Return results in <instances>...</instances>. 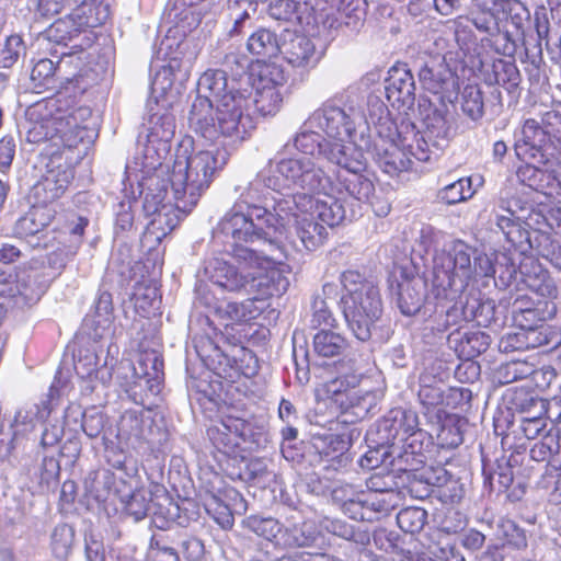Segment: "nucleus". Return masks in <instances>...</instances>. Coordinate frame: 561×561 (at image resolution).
I'll return each instance as SVG.
<instances>
[{"label": "nucleus", "mask_w": 561, "mask_h": 561, "mask_svg": "<svg viewBox=\"0 0 561 561\" xmlns=\"http://www.w3.org/2000/svg\"><path fill=\"white\" fill-rule=\"evenodd\" d=\"M296 182L313 187L314 179L297 162L270 159L245 186H237L239 197L224 215L214 232L215 238L231 240L228 250L237 265L222 257L205 262L207 278L224 291L283 295L289 287L285 265H276L266 255L243 247L256 240H272L288 226L289 202H282V191Z\"/></svg>", "instance_id": "f257e3e1"}, {"label": "nucleus", "mask_w": 561, "mask_h": 561, "mask_svg": "<svg viewBox=\"0 0 561 561\" xmlns=\"http://www.w3.org/2000/svg\"><path fill=\"white\" fill-rule=\"evenodd\" d=\"M213 145L204 150H194L181 144L176 150L175 159L170 171V194L174 204L163 203L164 196L147 193L144 202L145 211L152 216L144 233L145 243H160L171 231L178 227L181 219L190 214L196 206L202 194L209 187L215 174L228 162L231 149L238 144H224L222 139L210 141Z\"/></svg>", "instance_id": "f03ea898"}, {"label": "nucleus", "mask_w": 561, "mask_h": 561, "mask_svg": "<svg viewBox=\"0 0 561 561\" xmlns=\"http://www.w3.org/2000/svg\"><path fill=\"white\" fill-rule=\"evenodd\" d=\"M247 96L240 75L229 79L224 70H206L197 81V95L188 113L191 130L206 141L242 142L253 129Z\"/></svg>", "instance_id": "7ed1b4c3"}, {"label": "nucleus", "mask_w": 561, "mask_h": 561, "mask_svg": "<svg viewBox=\"0 0 561 561\" xmlns=\"http://www.w3.org/2000/svg\"><path fill=\"white\" fill-rule=\"evenodd\" d=\"M288 148L286 144L280 151L277 152L274 160L285 162H297L307 170V174L314 179L313 187H305L298 183H288L285 191H282V202H289L288 224L291 220L293 210L299 213H313V217L318 218L327 228L340 225L347 218L344 204L336 194H342L325 171L309 158H288L285 150Z\"/></svg>", "instance_id": "20e7f679"}, {"label": "nucleus", "mask_w": 561, "mask_h": 561, "mask_svg": "<svg viewBox=\"0 0 561 561\" xmlns=\"http://www.w3.org/2000/svg\"><path fill=\"white\" fill-rule=\"evenodd\" d=\"M494 272L492 259L476 253L465 242L453 241L433 259V293L438 300H454L469 283Z\"/></svg>", "instance_id": "39448f33"}, {"label": "nucleus", "mask_w": 561, "mask_h": 561, "mask_svg": "<svg viewBox=\"0 0 561 561\" xmlns=\"http://www.w3.org/2000/svg\"><path fill=\"white\" fill-rule=\"evenodd\" d=\"M311 124L320 126L330 145L341 148L344 156L370 148L369 126L359 107L329 100L311 114Z\"/></svg>", "instance_id": "423d86ee"}, {"label": "nucleus", "mask_w": 561, "mask_h": 561, "mask_svg": "<svg viewBox=\"0 0 561 561\" xmlns=\"http://www.w3.org/2000/svg\"><path fill=\"white\" fill-rule=\"evenodd\" d=\"M340 280L343 287L341 304L347 325L359 341H367L382 313L379 288L354 270L343 272Z\"/></svg>", "instance_id": "0eeeda50"}, {"label": "nucleus", "mask_w": 561, "mask_h": 561, "mask_svg": "<svg viewBox=\"0 0 561 561\" xmlns=\"http://www.w3.org/2000/svg\"><path fill=\"white\" fill-rule=\"evenodd\" d=\"M170 108L171 106L148 103L149 114L145 124V136H139L142 149L135 158V163L140 167V171L146 176L157 172L170 152L175 134V117Z\"/></svg>", "instance_id": "6e6552de"}, {"label": "nucleus", "mask_w": 561, "mask_h": 561, "mask_svg": "<svg viewBox=\"0 0 561 561\" xmlns=\"http://www.w3.org/2000/svg\"><path fill=\"white\" fill-rule=\"evenodd\" d=\"M59 99L49 101L50 108H55L56 113L44 117L41 122L34 124L28 130L27 138L30 141L39 142L50 140L57 147L76 148L84 138L89 136V130L84 124L91 116L89 107H76L70 111H61L57 104Z\"/></svg>", "instance_id": "1a4fd4ad"}, {"label": "nucleus", "mask_w": 561, "mask_h": 561, "mask_svg": "<svg viewBox=\"0 0 561 561\" xmlns=\"http://www.w3.org/2000/svg\"><path fill=\"white\" fill-rule=\"evenodd\" d=\"M383 428L392 439L391 454H397L398 462L405 463L402 470H416L424 462V442L427 435L419 427V416L410 409L394 408L386 415Z\"/></svg>", "instance_id": "9d476101"}, {"label": "nucleus", "mask_w": 561, "mask_h": 561, "mask_svg": "<svg viewBox=\"0 0 561 561\" xmlns=\"http://www.w3.org/2000/svg\"><path fill=\"white\" fill-rule=\"evenodd\" d=\"M207 435L214 447L224 455L237 457L248 444L250 449L260 448L267 442L262 426L233 415H226L215 421L208 428Z\"/></svg>", "instance_id": "9b49d317"}, {"label": "nucleus", "mask_w": 561, "mask_h": 561, "mask_svg": "<svg viewBox=\"0 0 561 561\" xmlns=\"http://www.w3.org/2000/svg\"><path fill=\"white\" fill-rule=\"evenodd\" d=\"M526 264L522 265L523 273H525V286L529 291L538 297L536 307L525 312L513 316L514 321L528 332L534 331L548 319H551L557 313V306L553 299L557 297V287L548 273L541 266H535L536 274H530L525 268Z\"/></svg>", "instance_id": "f8f14e48"}, {"label": "nucleus", "mask_w": 561, "mask_h": 561, "mask_svg": "<svg viewBox=\"0 0 561 561\" xmlns=\"http://www.w3.org/2000/svg\"><path fill=\"white\" fill-rule=\"evenodd\" d=\"M330 163L340 168L335 184L348 196L357 202H366L373 195L375 186L373 181L364 174L367 169L364 150H353L347 156L337 153L331 154Z\"/></svg>", "instance_id": "ddd939ff"}, {"label": "nucleus", "mask_w": 561, "mask_h": 561, "mask_svg": "<svg viewBox=\"0 0 561 561\" xmlns=\"http://www.w3.org/2000/svg\"><path fill=\"white\" fill-rule=\"evenodd\" d=\"M377 136L371 140L370 148L365 150L370 153L379 168L387 174L393 176L412 168L413 161L402 146V137L397 128L389 121L380 125Z\"/></svg>", "instance_id": "4468645a"}, {"label": "nucleus", "mask_w": 561, "mask_h": 561, "mask_svg": "<svg viewBox=\"0 0 561 561\" xmlns=\"http://www.w3.org/2000/svg\"><path fill=\"white\" fill-rule=\"evenodd\" d=\"M108 18V5L104 2L95 5L73 8L62 19L56 20L46 31L48 41L66 45L85 27H96Z\"/></svg>", "instance_id": "2eb2a0df"}, {"label": "nucleus", "mask_w": 561, "mask_h": 561, "mask_svg": "<svg viewBox=\"0 0 561 561\" xmlns=\"http://www.w3.org/2000/svg\"><path fill=\"white\" fill-rule=\"evenodd\" d=\"M151 404L147 400L142 408L126 410L121 415L117 423V437L121 442L134 449L154 444L160 436V427L154 424Z\"/></svg>", "instance_id": "dca6fc26"}, {"label": "nucleus", "mask_w": 561, "mask_h": 561, "mask_svg": "<svg viewBox=\"0 0 561 561\" xmlns=\"http://www.w3.org/2000/svg\"><path fill=\"white\" fill-rule=\"evenodd\" d=\"M163 360L156 351H142L133 366L134 381L127 389L129 398L137 404L146 405L149 394L161 391Z\"/></svg>", "instance_id": "f3484780"}, {"label": "nucleus", "mask_w": 561, "mask_h": 561, "mask_svg": "<svg viewBox=\"0 0 561 561\" xmlns=\"http://www.w3.org/2000/svg\"><path fill=\"white\" fill-rule=\"evenodd\" d=\"M389 290L398 308L405 316L420 311L426 293L425 279L405 267H396L389 276Z\"/></svg>", "instance_id": "a211bd4d"}, {"label": "nucleus", "mask_w": 561, "mask_h": 561, "mask_svg": "<svg viewBox=\"0 0 561 561\" xmlns=\"http://www.w3.org/2000/svg\"><path fill=\"white\" fill-rule=\"evenodd\" d=\"M222 64L228 67L234 64L237 70L242 71L240 73V87L245 94H248L250 88L276 91L284 89L286 76L279 65L257 61L250 72H245L247 59L233 53L226 55Z\"/></svg>", "instance_id": "6ab92c4d"}, {"label": "nucleus", "mask_w": 561, "mask_h": 561, "mask_svg": "<svg viewBox=\"0 0 561 561\" xmlns=\"http://www.w3.org/2000/svg\"><path fill=\"white\" fill-rule=\"evenodd\" d=\"M534 216L539 217V214H534L527 220H522L516 217L513 211L506 209L504 214L495 215V225L505 236L507 242L516 248L518 256L528 253L533 248V234H536L535 240L540 239L543 233L541 228H533L531 221L538 222Z\"/></svg>", "instance_id": "aec40b11"}, {"label": "nucleus", "mask_w": 561, "mask_h": 561, "mask_svg": "<svg viewBox=\"0 0 561 561\" xmlns=\"http://www.w3.org/2000/svg\"><path fill=\"white\" fill-rule=\"evenodd\" d=\"M280 54L291 67L302 70L314 68L323 56L313 38L295 33L285 35Z\"/></svg>", "instance_id": "412c9836"}, {"label": "nucleus", "mask_w": 561, "mask_h": 561, "mask_svg": "<svg viewBox=\"0 0 561 561\" xmlns=\"http://www.w3.org/2000/svg\"><path fill=\"white\" fill-rule=\"evenodd\" d=\"M362 379L360 374L340 376L328 382L327 392L343 410L362 408L368 411L369 407L366 404V401L373 398L374 394L369 390L360 388Z\"/></svg>", "instance_id": "4be33fe9"}, {"label": "nucleus", "mask_w": 561, "mask_h": 561, "mask_svg": "<svg viewBox=\"0 0 561 561\" xmlns=\"http://www.w3.org/2000/svg\"><path fill=\"white\" fill-rule=\"evenodd\" d=\"M188 76L187 70H182L180 61L172 58L167 65L160 67L150 85V104L172 106L176 100V92L174 91V82L186 80Z\"/></svg>", "instance_id": "5701e85b"}, {"label": "nucleus", "mask_w": 561, "mask_h": 561, "mask_svg": "<svg viewBox=\"0 0 561 561\" xmlns=\"http://www.w3.org/2000/svg\"><path fill=\"white\" fill-rule=\"evenodd\" d=\"M516 144L517 156L525 160H534L538 164L548 163L547 147L551 141L549 131L534 118L526 119Z\"/></svg>", "instance_id": "b1692460"}, {"label": "nucleus", "mask_w": 561, "mask_h": 561, "mask_svg": "<svg viewBox=\"0 0 561 561\" xmlns=\"http://www.w3.org/2000/svg\"><path fill=\"white\" fill-rule=\"evenodd\" d=\"M419 81L426 91L439 94L442 101L447 99L451 102L456 80L443 58L428 59L419 70Z\"/></svg>", "instance_id": "393cba45"}, {"label": "nucleus", "mask_w": 561, "mask_h": 561, "mask_svg": "<svg viewBox=\"0 0 561 561\" xmlns=\"http://www.w3.org/2000/svg\"><path fill=\"white\" fill-rule=\"evenodd\" d=\"M484 254L492 259V266L494 268V272L489 277H493L497 273L500 280L504 285H508L512 280L517 279L518 274L520 275L522 283L525 285L526 275L523 273L522 265L526 264L525 268L530 274H536L535 266H540V264L527 253L518 256L516 248H513V250L508 249L504 252Z\"/></svg>", "instance_id": "a878e982"}, {"label": "nucleus", "mask_w": 561, "mask_h": 561, "mask_svg": "<svg viewBox=\"0 0 561 561\" xmlns=\"http://www.w3.org/2000/svg\"><path fill=\"white\" fill-rule=\"evenodd\" d=\"M294 146L304 156L299 158H309L314 163L312 157H322L330 162L331 154H343L341 148L332 147L327 139L325 135L320 130V126L311 124V115L300 127L299 133L294 138Z\"/></svg>", "instance_id": "bb28decb"}, {"label": "nucleus", "mask_w": 561, "mask_h": 561, "mask_svg": "<svg viewBox=\"0 0 561 561\" xmlns=\"http://www.w3.org/2000/svg\"><path fill=\"white\" fill-rule=\"evenodd\" d=\"M72 179L73 170L68 165L58 164L48 169L33 187L36 203L51 205L65 194Z\"/></svg>", "instance_id": "cd10ccee"}, {"label": "nucleus", "mask_w": 561, "mask_h": 561, "mask_svg": "<svg viewBox=\"0 0 561 561\" xmlns=\"http://www.w3.org/2000/svg\"><path fill=\"white\" fill-rule=\"evenodd\" d=\"M386 95L392 103L411 106L415 100V82L413 75L405 66L392 67L386 79Z\"/></svg>", "instance_id": "c85d7f7f"}, {"label": "nucleus", "mask_w": 561, "mask_h": 561, "mask_svg": "<svg viewBox=\"0 0 561 561\" xmlns=\"http://www.w3.org/2000/svg\"><path fill=\"white\" fill-rule=\"evenodd\" d=\"M365 15V0H339L334 16L328 15L324 24L329 28H346L357 33L364 25Z\"/></svg>", "instance_id": "c756f323"}, {"label": "nucleus", "mask_w": 561, "mask_h": 561, "mask_svg": "<svg viewBox=\"0 0 561 561\" xmlns=\"http://www.w3.org/2000/svg\"><path fill=\"white\" fill-rule=\"evenodd\" d=\"M293 217H295L296 236L306 250L314 251L324 244L329 234L328 228L317 221L313 213L296 214L293 211Z\"/></svg>", "instance_id": "7c9ffc66"}, {"label": "nucleus", "mask_w": 561, "mask_h": 561, "mask_svg": "<svg viewBox=\"0 0 561 561\" xmlns=\"http://www.w3.org/2000/svg\"><path fill=\"white\" fill-rule=\"evenodd\" d=\"M319 537V531L314 523L310 520H296L293 516L291 522H287L280 534L277 545L285 548H305L312 546Z\"/></svg>", "instance_id": "2f4dec72"}, {"label": "nucleus", "mask_w": 561, "mask_h": 561, "mask_svg": "<svg viewBox=\"0 0 561 561\" xmlns=\"http://www.w3.org/2000/svg\"><path fill=\"white\" fill-rule=\"evenodd\" d=\"M55 215L56 209L53 205L36 203L15 222L14 233L19 238L35 236L50 225Z\"/></svg>", "instance_id": "473e14b6"}, {"label": "nucleus", "mask_w": 561, "mask_h": 561, "mask_svg": "<svg viewBox=\"0 0 561 561\" xmlns=\"http://www.w3.org/2000/svg\"><path fill=\"white\" fill-rule=\"evenodd\" d=\"M164 493V488L158 483H151L149 488H138L126 500H122L124 510L136 522L141 520L151 511L153 501Z\"/></svg>", "instance_id": "72a5a7b5"}, {"label": "nucleus", "mask_w": 561, "mask_h": 561, "mask_svg": "<svg viewBox=\"0 0 561 561\" xmlns=\"http://www.w3.org/2000/svg\"><path fill=\"white\" fill-rule=\"evenodd\" d=\"M425 129L422 133L432 142L436 151H443L454 135L451 121L440 110H434L424 118Z\"/></svg>", "instance_id": "f704fd0d"}, {"label": "nucleus", "mask_w": 561, "mask_h": 561, "mask_svg": "<svg viewBox=\"0 0 561 561\" xmlns=\"http://www.w3.org/2000/svg\"><path fill=\"white\" fill-rule=\"evenodd\" d=\"M499 380L502 383H512L517 380L533 376L534 380L539 383V377L545 381V386H549L553 378H556L554 370L550 367L535 370L533 366L526 362L513 360L502 365L497 370Z\"/></svg>", "instance_id": "c9c22d12"}, {"label": "nucleus", "mask_w": 561, "mask_h": 561, "mask_svg": "<svg viewBox=\"0 0 561 561\" xmlns=\"http://www.w3.org/2000/svg\"><path fill=\"white\" fill-rule=\"evenodd\" d=\"M247 93V99L251 102L248 106L247 113L253 123V113H257L261 116H267L276 114L280 108V104L283 102L282 91L250 88Z\"/></svg>", "instance_id": "e433bc0d"}, {"label": "nucleus", "mask_w": 561, "mask_h": 561, "mask_svg": "<svg viewBox=\"0 0 561 561\" xmlns=\"http://www.w3.org/2000/svg\"><path fill=\"white\" fill-rule=\"evenodd\" d=\"M75 370L81 378L99 379L102 382H106L111 379L112 373L107 367L106 363L100 366V358L95 350L84 348L80 350L75 360Z\"/></svg>", "instance_id": "4c0bfd02"}, {"label": "nucleus", "mask_w": 561, "mask_h": 561, "mask_svg": "<svg viewBox=\"0 0 561 561\" xmlns=\"http://www.w3.org/2000/svg\"><path fill=\"white\" fill-rule=\"evenodd\" d=\"M12 287V295L9 297L12 298L14 305L20 308L35 305L47 289V286L43 282L31 275L21 279L14 278Z\"/></svg>", "instance_id": "58836bf2"}, {"label": "nucleus", "mask_w": 561, "mask_h": 561, "mask_svg": "<svg viewBox=\"0 0 561 561\" xmlns=\"http://www.w3.org/2000/svg\"><path fill=\"white\" fill-rule=\"evenodd\" d=\"M133 300L135 309L142 318L137 321V323L141 329H144L147 324H150L148 320H145V318L154 313L160 307L161 301L158 288L152 284L139 283L135 286Z\"/></svg>", "instance_id": "ea45409f"}, {"label": "nucleus", "mask_w": 561, "mask_h": 561, "mask_svg": "<svg viewBox=\"0 0 561 561\" xmlns=\"http://www.w3.org/2000/svg\"><path fill=\"white\" fill-rule=\"evenodd\" d=\"M477 11L471 12L468 21L481 33L483 38L495 36L500 33L499 18L495 13V7L491 5V0H472Z\"/></svg>", "instance_id": "a19ab883"}, {"label": "nucleus", "mask_w": 561, "mask_h": 561, "mask_svg": "<svg viewBox=\"0 0 561 561\" xmlns=\"http://www.w3.org/2000/svg\"><path fill=\"white\" fill-rule=\"evenodd\" d=\"M277 35L268 28H257L247 41L248 51L257 58H271L280 53Z\"/></svg>", "instance_id": "79ce46f5"}, {"label": "nucleus", "mask_w": 561, "mask_h": 561, "mask_svg": "<svg viewBox=\"0 0 561 561\" xmlns=\"http://www.w3.org/2000/svg\"><path fill=\"white\" fill-rule=\"evenodd\" d=\"M48 414L49 411L45 404L42 408L35 403H27L21 407L16 411L11 424L13 438L16 439L19 436H23L31 432L34 428L36 421L46 419Z\"/></svg>", "instance_id": "37998d69"}, {"label": "nucleus", "mask_w": 561, "mask_h": 561, "mask_svg": "<svg viewBox=\"0 0 561 561\" xmlns=\"http://www.w3.org/2000/svg\"><path fill=\"white\" fill-rule=\"evenodd\" d=\"M240 497L239 492L233 489H227L225 491V499H222L219 494H210L205 499L204 506L209 515L222 527H230L233 524V517L230 504L226 501L236 500Z\"/></svg>", "instance_id": "c03bdc74"}, {"label": "nucleus", "mask_w": 561, "mask_h": 561, "mask_svg": "<svg viewBox=\"0 0 561 561\" xmlns=\"http://www.w3.org/2000/svg\"><path fill=\"white\" fill-rule=\"evenodd\" d=\"M495 305L490 299L482 300L478 295H470L462 306L466 321H474L479 327H489L494 320Z\"/></svg>", "instance_id": "a18cd8bd"}, {"label": "nucleus", "mask_w": 561, "mask_h": 561, "mask_svg": "<svg viewBox=\"0 0 561 561\" xmlns=\"http://www.w3.org/2000/svg\"><path fill=\"white\" fill-rule=\"evenodd\" d=\"M56 64L48 58L37 60L31 70L30 89L38 94L54 90L56 87Z\"/></svg>", "instance_id": "49530a36"}, {"label": "nucleus", "mask_w": 561, "mask_h": 561, "mask_svg": "<svg viewBox=\"0 0 561 561\" xmlns=\"http://www.w3.org/2000/svg\"><path fill=\"white\" fill-rule=\"evenodd\" d=\"M459 104L462 114L472 122H480L484 115V94L478 84H468L460 92Z\"/></svg>", "instance_id": "de8ad7c7"}, {"label": "nucleus", "mask_w": 561, "mask_h": 561, "mask_svg": "<svg viewBox=\"0 0 561 561\" xmlns=\"http://www.w3.org/2000/svg\"><path fill=\"white\" fill-rule=\"evenodd\" d=\"M347 346L346 340L337 332L330 329H321L313 336V351L322 357L341 355Z\"/></svg>", "instance_id": "09e8293b"}, {"label": "nucleus", "mask_w": 561, "mask_h": 561, "mask_svg": "<svg viewBox=\"0 0 561 561\" xmlns=\"http://www.w3.org/2000/svg\"><path fill=\"white\" fill-rule=\"evenodd\" d=\"M490 345V336L481 331L465 332L456 343V352L459 357L470 360L486 351Z\"/></svg>", "instance_id": "8fccbe9b"}, {"label": "nucleus", "mask_w": 561, "mask_h": 561, "mask_svg": "<svg viewBox=\"0 0 561 561\" xmlns=\"http://www.w3.org/2000/svg\"><path fill=\"white\" fill-rule=\"evenodd\" d=\"M243 295H254L252 299H247L242 302H229L225 312L227 317L234 322H247L255 319L261 313V308L256 307V301L262 300L274 295H261L259 293H242Z\"/></svg>", "instance_id": "3c124183"}, {"label": "nucleus", "mask_w": 561, "mask_h": 561, "mask_svg": "<svg viewBox=\"0 0 561 561\" xmlns=\"http://www.w3.org/2000/svg\"><path fill=\"white\" fill-rule=\"evenodd\" d=\"M400 491H386L381 493H364V503L368 507L369 514L388 515L402 502Z\"/></svg>", "instance_id": "603ef678"}, {"label": "nucleus", "mask_w": 561, "mask_h": 561, "mask_svg": "<svg viewBox=\"0 0 561 561\" xmlns=\"http://www.w3.org/2000/svg\"><path fill=\"white\" fill-rule=\"evenodd\" d=\"M401 144L405 147L411 159L414 158L421 162L431 161L433 158H437L440 152L433 148L432 142L426 136L420 133H414L413 130L412 138L410 139L408 136H404L402 137Z\"/></svg>", "instance_id": "864d4df0"}, {"label": "nucleus", "mask_w": 561, "mask_h": 561, "mask_svg": "<svg viewBox=\"0 0 561 561\" xmlns=\"http://www.w3.org/2000/svg\"><path fill=\"white\" fill-rule=\"evenodd\" d=\"M473 194L471 178H461L440 188L437 197L445 204L455 205L471 198Z\"/></svg>", "instance_id": "5fc2aeb1"}, {"label": "nucleus", "mask_w": 561, "mask_h": 561, "mask_svg": "<svg viewBox=\"0 0 561 561\" xmlns=\"http://www.w3.org/2000/svg\"><path fill=\"white\" fill-rule=\"evenodd\" d=\"M427 522V512L419 506H409L397 515V524L409 534L420 533Z\"/></svg>", "instance_id": "6e6d98bb"}, {"label": "nucleus", "mask_w": 561, "mask_h": 561, "mask_svg": "<svg viewBox=\"0 0 561 561\" xmlns=\"http://www.w3.org/2000/svg\"><path fill=\"white\" fill-rule=\"evenodd\" d=\"M75 530L67 524L57 525L51 534L50 547L54 556L66 559L72 549Z\"/></svg>", "instance_id": "4d7b16f0"}, {"label": "nucleus", "mask_w": 561, "mask_h": 561, "mask_svg": "<svg viewBox=\"0 0 561 561\" xmlns=\"http://www.w3.org/2000/svg\"><path fill=\"white\" fill-rule=\"evenodd\" d=\"M496 536L515 549H525L527 547V537L525 530L511 519H500L496 529Z\"/></svg>", "instance_id": "13d9d810"}, {"label": "nucleus", "mask_w": 561, "mask_h": 561, "mask_svg": "<svg viewBox=\"0 0 561 561\" xmlns=\"http://www.w3.org/2000/svg\"><path fill=\"white\" fill-rule=\"evenodd\" d=\"M484 486L490 491L502 492L513 482V470L508 463H499L495 470H488L483 467Z\"/></svg>", "instance_id": "bf43d9fd"}, {"label": "nucleus", "mask_w": 561, "mask_h": 561, "mask_svg": "<svg viewBox=\"0 0 561 561\" xmlns=\"http://www.w3.org/2000/svg\"><path fill=\"white\" fill-rule=\"evenodd\" d=\"M560 450V442L556 434L547 433L530 448V458L537 462H550Z\"/></svg>", "instance_id": "052dcab7"}, {"label": "nucleus", "mask_w": 561, "mask_h": 561, "mask_svg": "<svg viewBox=\"0 0 561 561\" xmlns=\"http://www.w3.org/2000/svg\"><path fill=\"white\" fill-rule=\"evenodd\" d=\"M320 455L328 460H337L340 465L347 461L345 453L347 442L339 435H328L321 440V446H317Z\"/></svg>", "instance_id": "680f3d73"}, {"label": "nucleus", "mask_w": 561, "mask_h": 561, "mask_svg": "<svg viewBox=\"0 0 561 561\" xmlns=\"http://www.w3.org/2000/svg\"><path fill=\"white\" fill-rule=\"evenodd\" d=\"M101 2H104V0H37V11L43 16H54L72 5L80 8L100 4Z\"/></svg>", "instance_id": "e2e57ef3"}, {"label": "nucleus", "mask_w": 561, "mask_h": 561, "mask_svg": "<svg viewBox=\"0 0 561 561\" xmlns=\"http://www.w3.org/2000/svg\"><path fill=\"white\" fill-rule=\"evenodd\" d=\"M25 54V45L20 35H11L0 50V68H11Z\"/></svg>", "instance_id": "0e129e2a"}, {"label": "nucleus", "mask_w": 561, "mask_h": 561, "mask_svg": "<svg viewBox=\"0 0 561 561\" xmlns=\"http://www.w3.org/2000/svg\"><path fill=\"white\" fill-rule=\"evenodd\" d=\"M427 377H421L419 400L421 404L430 411L431 409L438 408L444 401V391L438 383H427Z\"/></svg>", "instance_id": "69168bd1"}, {"label": "nucleus", "mask_w": 561, "mask_h": 561, "mask_svg": "<svg viewBox=\"0 0 561 561\" xmlns=\"http://www.w3.org/2000/svg\"><path fill=\"white\" fill-rule=\"evenodd\" d=\"M538 254L561 271V243L559 240L551 239L546 232L541 233L538 243Z\"/></svg>", "instance_id": "338daca9"}, {"label": "nucleus", "mask_w": 561, "mask_h": 561, "mask_svg": "<svg viewBox=\"0 0 561 561\" xmlns=\"http://www.w3.org/2000/svg\"><path fill=\"white\" fill-rule=\"evenodd\" d=\"M538 254L561 271V243L559 240L551 239L546 232L541 233L538 243Z\"/></svg>", "instance_id": "774afa93"}]
</instances>
